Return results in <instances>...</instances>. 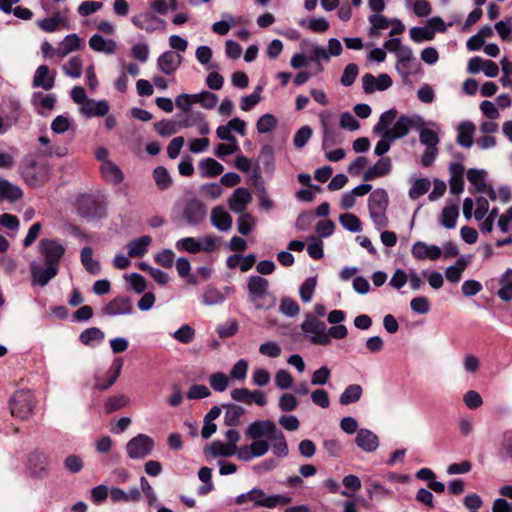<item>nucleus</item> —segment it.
I'll list each match as a JSON object with an SVG mask.
<instances>
[{
	"instance_id": "obj_49",
	"label": "nucleus",
	"mask_w": 512,
	"mask_h": 512,
	"mask_svg": "<svg viewBox=\"0 0 512 512\" xmlns=\"http://www.w3.org/2000/svg\"><path fill=\"white\" fill-rule=\"evenodd\" d=\"M369 22L371 23L369 31L371 36L377 35L379 30L387 29L389 26L388 19L379 13L369 16Z\"/></svg>"
},
{
	"instance_id": "obj_40",
	"label": "nucleus",
	"mask_w": 512,
	"mask_h": 512,
	"mask_svg": "<svg viewBox=\"0 0 512 512\" xmlns=\"http://www.w3.org/2000/svg\"><path fill=\"white\" fill-rule=\"evenodd\" d=\"M267 420H257L251 423L246 429V436L249 439L257 440L266 437Z\"/></svg>"
},
{
	"instance_id": "obj_22",
	"label": "nucleus",
	"mask_w": 512,
	"mask_h": 512,
	"mask_svg": "<svg viewBox=\"0 0 512 512\" xmlns=\"http://www.w3.org/2000/svg\"><path fill=\"white\" fill-rule=\"evenodd\" d=\"M199 170L202 177H217L224 171L221 163L213 158H205L199 163Z\"/></svg>"
},
{
	"instance_id": "obj_62",
	"label": "nucleus",
	"mask_w": 512,
	"mask_h": 512,
	"mask_svg": "<svg viewBox=\"0 0 512 512\" xmlns=\"http://www.w3.org/2000/svg\"><path fill=\"white\" fill-rule=\"evenodd\" d=\"M175 254L170 249H164L160 253H158L155 257V261L158 265L163 268L169 269L172 268L174 263Z\"/></svg>"
},
{
	"instance_id": "obj_6",
	"label": "nucleus",
	"mask_w": 512,
	"mask_h": 512,
	"mask_svg": "<svg viewBox=\"0 0 512 512\" xmlns=\"http://www.w3.org/2000/svg\"><path fill=\"white\" fill-rule=\"evenodd\" d=\"M39 248L46 265L59 268L60 260L65 254V247L56 239L45 238L40 241Z\"/></svg>"
},
{
	"instance_id": "obj_37",
	"label": "nucleus",
	"mask_w": 512,
	"mask_h": 512,
	"mask_svg": "<svg viewBox=\"0 0 512 512\" xmlns=\"http://www.w3.org/2000/svg\"><path fill=\"white\" fill-rule=\"evenodd\" d=\"M397 117V110L392 108L381 114L379 121L373 127L374 133H381V131L390 129L391 124Z\"/></svg>"
},
{
	"instance_id": "obj_4",
	"label": "nucleus",
	"mask_w": 512,
	"mask_h": 512,
	"mask_svg": "<svg viewBox=\"0 0 512 512\" xmlns=\"http://www.w3.org/2000/svg\"><path fill=\"white\" fill-rule=\"evenodd\" d=\"M34 397L30 391H16L9 401L12 416L21 420L30 417L34 409Z\"/></svg>"
},
{
	"instance_id": "obj_12",
	"label": "nucleus",
	"mask_w": 512,
	"mask_h": 512,
	"mask_svg": "<svg viewBox=\"0 0 512 512\" xmlns=\"http://www.w3.org/2000/svg\"><path fill=\"white\" fill-rule=\"evenodd\" d=\"M59 272V268L54 265H47L46 267H31V280L32 284H37L45 287Z\"/></svg>"
},
{
	"instance_id": "obj_36",
	"label": "nucleus",
	"mask_w": 512,
	"mask_h": 512,
	"mask_svg": "<svg viewBox=\"0 0 512 512\" xmlns=\"http://www.w3.org/2000/svg\"><path fill=\"white\" fill-rule=\"evenodd\" d=\"M237 448L232 447L228 443H223L221 441H213L209 447V453L213 457H230L236 454Z\"/></svg>"
},
{
	"instance_id": "obj_3",
	"label": "nucleus",
	"mask_w": 512,
	"mask_h": 512,
	"mask_svg": "<svg viewBox=\"0 0 512 512\" xmlns=\"http://www.w3.org/2000/svg\"><path fill=\"white\" fill-rule=\"evenodd\" d=\"M76 209L78 214L86 220L100 219L106 216L105 203L99 196L82 194L77 198Z\"/></svg>"
},
{
	"instance_id": "obj_32",
	"label": "nucleus",
	"mask_w": 512,
	"mask_h": 512,
	"mask_svg": "<svg viewBox=\"0 0 512 512\" xmlns=\"http://www.w3.org/2000/svg\"><path fill=\"white\" fill-rule=\"evenodd\" d=\"M301 329L304 333L317 334L318 332L326 331L327 327L325 322L318 320L314 315L308 313L305 321L301 324Z\"/></svg>"
},
{
	"instance_id": "obj_52",
	"label": "nucleus",
	"mask_w": 512,
	"mask_h": 512,
	"mask_svg": "<svg viewBox=\"0 0 512 512\" xmlns=\"http://www.w3.org/2000/svg\"><path fill=\"white\" fill-rule=\"evenodd\" d=\"M174 338L183 344H189L195 337V330L188 324L182 325L174 333Z\"/></svg>"
},
{
	"instance_id": "obj_15",
	"label": "nucleus",
	"mask_w": 512,
	"mask_h": 512,
	"mask_svg": "<svg viewBox=\"0 0 512 512\" xmlns=\"http://www.w3.org/2000/svg\"><path fill=\"white\" fill-rule=\"evenodd\" d=\"M232 217L223 206H216L211 212V223L220 231H227L232 226Z\"/></svg>"
},
{
	"instance_id": "obj_26",
	"label": "nucleus",
	"mask_w": 512,
	"mask_h": 512,
	"mask_svg": "<svg viewBox=\"0 0 512 512\" xmlns=\"http://www.w3.org/2000/svg\"><path fill=\"white\" fill-rule=\"evenodd\" d=\"M89 46L97 52L112 54L116 51V43L113 40H106L99 34H94L89 39Z\"/></svg>"
},
{
	"instance_id": "obj_45",
	"label": "nucleus",
	"mask_w": 512,
	"mask_h": 512,
	"mask_svg": "<svg viewBox=\"0 0 512 512\" xmlns=\"http://www.w3.org/2000/svg\"><path fill=\"white\" fill-rule=\"evenodd\" d=\"M279 311L287 317H295L299 314L300 307L295 300L283 297L280 302Z\"/></svg>"
},
{
	"instance_id": "obj_42",
	"label": "nucleus",
	"mask_w": 512,
	"mask_h": 512,
	"mask_svg": "<svg viewBox=\"0 0 512 512\" xmlns=\"http://www.w3.org/2000/svg\"><path fill=\"white\" fill-rule=\"evenodd\" d=\"M339 221L341 225L348 231L359 232L362 229L360 219L352 213L341 214Z\"/></svg>"
},
{
	"instance_id": "obj_44",
	"label": "nucleus",
	"mask_w": 512,
	"mask_h": 512,
	"mask_svg": "<svg viewBox=\"0 0 512 512\" xmlns=\"http://www.w3.org/2000/svg\"><path fill=\"white\" fill-rule=\"evenodd\" d=\"M154 129L163 137L174 135L178 132V123L170 120H161L154 124Z\"/></svg>"
},
{
	"instance_id": "obj_27",
	"label": "nucleus",
	"mask_w": 512,
	"mask_h": 512,
	"mask_svg": "<svg viewBox=\"0 0 512 512\" xmlns=\"http://www.w3.org/2000/svg\"><path fill=\"white\" fill-rule=\"evenodd\" d=\"M363 388L359 384L348 385L339 397L341 405L347 406L360 400Z\"/></svg>"
},
{
	"instance_id": "obj_35",
	"label": "nucleus",
	"mask_w": 512,
	"mask_h": 512,
	"mask_svg": "<svg viewBox=\"0 0 512 512\" xmlns=\"http://www.w3.org/2000/svg\"><path fill=\"white\" fill-rule=\"evenodd\" d=\"M467 267V262L463 257L457 259L456 264L449 266L445 270V276L449 282L457 283L460 281L463 271Z\"/></svg>"
},
{
	"instance_id": "obj_29",
	"label": "nucleus",
	"mask_w": 512,
	"mask_h": 512,
	"mask_svg": "<svg viewBox=\"0 0 512 512\" xmlns=\"http://www.w3.org/2000/svg\"><path fill=\"white\" fill-rule=\"evenodd\" d=\"M104 312L110 316L128 313V297H115L105 306Z\"/></svg>"
},
{
	"instance_id": "obj_51",
	"label": "nucleus",
	"mask_w": 512,
	"mask_h": 512,
	"mask_svg": "<svg viewBox=\"0 0 512 512\" xmlns=\"http://www.w3.org/2000/svg\"><path fill=\"white\" fill-rule=\"evenodd\" d=\"M82 59L79 56L72 57L67 65L63 66L65 74L73 77L79 78L82 74Z\"/></svg>"
},
{
	"instance_id": "obj_43",
	"label": "nucleus",
	"mask_w": 512,
	"mask_h": 512,
	"mask_svg": "<svg viewBox=\"0 0 512 512\" xmlns=\"http://www.w3.org/2000/svg\"><path fill=\"white\" fill-rule=\"evenodd\" d=\"M430 185L431 183L427 178L417 179L409 190V197L412 200L418 199L428 192Z\"/></svg>"
},
{
	"instance_id": "obj_39",
	"label": "nucleus",
	"mask_w": 512,
	"mask_h": 512,
	"mask_svg": "<svg viewBox=\"0 0 512 512\" xmlns=\"http://www.w3.org/2000/svg\"><path fill=\"white\" fill-rule=\"evenodd\" d=\"M65 22L66 18L58 12L52 17H47L41 20L39 22V27L45 32H54Z\"/></svg>"
},
{
	"instance_id": "obj_64",
	"label": "nucleus",
	"mask_w": 512,
	"mask_h": 512,
	"mask_svg": "<svg viewBox=\"0 0 512 512\" xmlns=\"http://www.w3.org/2000/svg\"><path fill=\"white\" fill-rule=\"evenodd\" d=\"M279 408L283 412H291L296 409L298 401L293 394L284 393L279 399Z\"/></svg>"
},
{
	"instance_id": "obj_61",
	"label": "nucleus",
	"mask_w": 512,
	"mask_h": 512,
	"mask_svg": "<svg viewBox=\"0 0 512 512\" xmlns=\"http://www.w3.org/2000/svg\"><path fill=\"white\" fill-rule=\"evenodd\" d=\"M148 288L146 279L138 273H130V289L138 294L145 293Z\"/></svg>"
},
{
	"instance_id": "obj_17",
	"label": "nucleus",
	"mask_w": 512,
	"mask_h": 512,
	"mask_svg": "<svg viewBox=\"0 0 512 512\" xmlns=\"http://www.w3.org/2000/svg\"><path fill=\"white\" fill-rule=\"evenodd\" d=\"M100 171L103 179L112 184H119L124 179V174L120 168L112 161L101 163Z\"/></svg>"
},
{
	"instance_id": "obj_63",
	"label": "nucleus",
	"mask_w": 512,
	"mask_h": 512,
	"mask_svg": "<svg viewBox=\"0 0 512 512\" xmlns=\"http://www.w3.org/2000/svg\"><path fill=\"white\" fill-rule=\"evenodd\" d=\"M237 225L238 231L242 235H248L253 230V217L250 213H240Z\"/></svg>"
},
{
	"instance_id": "obj_7",
	"label": "nucleus",
	"mask_w": 512,
	"mask_h": 512,
	"mask_svg": "<svg viewBox=\"0 0 512 512\" xmlns=\"http://www.w3.org/2000/svg\"><path fill=\"white\" fill-rule=\"evenodd\" d=\"M249 501L254 502L256 506L275 508L277 506H285L289 504L292 499L286 495H271L266 496L262 489L254 488L249 491Z\"/></svg>"
},
{
	"instance_id": "obj_31",
	"label": "nucleus",
	"mask_w": 512,
	"mask_h": 512,
	"mask_svg": "<svg viewBox=\"0 0 512 512\" xmlns=\"http://www.w3.org/2000/svg\"><path fill=\"white\" fill-rule=\"evenodd\" d=\"M467 179L468 181L475 187V190L478 193H483L484 189L486 188V172L484 170L476 169V168H470L467 171Z\"/></svg>"
},
{
	"instance_id": "obj_20",
	"label": "nucleus",
	"mask_w": 512,
	"mask_h": 512,
	"mask_svg": "<svg viewBox=\"0 0 512 512\" xmlns=\"http://www.w3.org/2000/svg\"><path fill=\"white\" fill-rule=\"evenodd\" d=\"M388 205L389 197L385 189L378 188L371 192L368 199V210H387Z\"/></svg>"
},
{
	"instance_id": "obj_60",
	"label": "nucleus",
	"mask_w": 512,
	"mask_h": 512,
	"mask_svg": "<svg viewBox=\"0 0 512 512\" xmlns=\"http://www.w3.org/2000/svg\"><path fill=\"white\" fill-rule=\"evenodd\" d=\"M314 219L315 214L312 211H304L297 217L295 226L300 231H307L311 227Z\"/></svg>"
},
{
	"instance_id": "obj_2",
	"label": "nucleus",
	"mask_w": 512,
	"mask_h": 512,
	"mask_svg": "<svg viewBox=\"0 0 512 512\" xmlns=\"http://www.w3.org/2000/svg\"><path fill=\"white\" fill-rule=\"evenodd\" d=\"M248 300L257 310H269L276 298L269 292V281L261 276H250L247 283Z\"/></svg>"
},
{
	"instance_id": "obj_30",
	"label": "nucleus",
	"mask_w": 512,
	"mask_h": 512,
	"mask_svg": "<svg viewBox=\"0 0 512 512\" xmlns=\"http://www.w3.org/2000/svg\"><path fill=\"white\" fill-rule=\"evenodd\" d=\"M416 120L407 115H401L398 117L396 122L394 123L392 129L398 134L401 138L408 135L410 129L416 126Z\"/></svg>"
},
{
	"instance_id": "obj_58",
	"label": "nucleus",
	"mask_w": 512,
	"mask_h": 512,
	"mask_svg": "<svg viewBox=\"0 0 512 512\" xmlns=\"http://www.w3.org/2000/svg\"><path fill=\"white\" fill-rule=\"evenodd\" d=\"M185 114L186 116L177 122L179 129L197 126L203 115L201 111H191Z\"/></svg>"
},
{
	"instance_id": "obj_41",
	"label": "nucleus",
	"mask_w": 512,
	"mask_h": 512,
	"mask_svg": "<svg viewBox=\"0 0 512 512\" xmlns=\"http://www.w3.org/2000/svg\"><path fill=\"white\" fill-rule=\"evenodd\" d=\"M277 123L274 115L266 113L258 119L256 128L259 133H269L276 128Z\"/></svg>"
},
{
	"instance_id": "obj_23",
	"label": "nucleus",
	"mask_w": 512,
	"mask_h": 512,
	"mask_svg": "<svg viewBox=\"0 0 512 512\" xmlns=\"http://www.w3.org/2000/svg\"><path fill=\"white\" fill-rule=\"evenodd\" d=\"M459 207L456 204L447 205L443 208L439 222L446 229H453L457 224Z\"/></svg>"
},
{
	"instance_id": "obj_55",
	"label": "nucleus",
	"mask_w": 512,
	"mask_h": 512,
	"mask_svg": "<svg viewBox=\"0 0 512 512\" xmlns=\"http://www.w3.org/2000/svg\"><path fill=\"white\" fill-rule=\"evenodd\" d=\"M209 383L215 391L223 392L227 389L229 381L224 373L217 372L210 375Z\"/></svg>"
},
{
	"instance_id": "obj_33",
	"label": "nucleus",
	"mask_w": 512,
	"mask_h": 512,
	"mask_svg": "<svg viewBox=\"0 0 512 512\" xmlns=\"http://www.w3.org/2000/svg\"><path fill=\"white\" fill-rule=\"evenodd\" d=\"M153 179L159 190H167L171 187L173 181L168 170L163 166H157L153 170Z\"/></svg>"
},
{
	"instance_id": "obj_19",
	"label": "nucleus",
	"mask_w": 512,
	"mask_h": 512,
	"mask_svg": "<svg viewBox=\"0 0 512 512\" xmlns=\"http://www.w3.org/2000/svg\"><path fill=\"white\" fill-rule=\"evenodd\" d=\"M226 408L224 424L229 427H236L241 424V417L245 414V409L236 404H223Z\"/></svg>"
},
{
	"instance_id": "obj_54",
	"label": "nucleus",
	"mask_w": 512,
	"mask_h": 512,
	"mask_svg": "<svg viewBox=\"0 0 512 512\" xmlns=\"http://www.w3.org/2000/svg\"><path fill=\"white\" fill-rule=\"evenodd\" d=\"M178 249H183L189 253H199L202 251V245L193 237H186L179 240L176 244Z\"/></svg>"
},
{
	"instance_id": "obj_28",
	"label": "nucleus",
	"mask_w": 512,
	"mask_h": 512,
	"mask_svg": "<svg viewBox=\"0 0 512 512\" xmlns=\"http://www.w3.org/2000/svg\"><path fill=\"white\" fill-rule=\"evenodd\" d=\"M409 35L410 38L416 43L430 41L434 39L435 29L427 23L424 27H412L409 30Z\"/></svg>"
},
{
	"instance_id": "obj_38",
	"label": "nucleus",
	"mask_w": 512,
	"mask_h": 512,
	"mask_svg": "<svg viewBox=\"0 0 512 512\" xmlns=\"http://www.w3.org/2000/svg\"><path fill=\"white\" fill-rule=\"evenodd\" d=\"M225 301V295L217 288L207 287L202 295V303L205 305H218Z\"/></svg>"
},
{
	"instance_id": "obj_46",
	"label": "nucleus",
	"mask_w": 512,
	"mask_h": 512,
	"mask_svg": "<svg viewBox=\"0 0 512 512\" xmlns=\"http://www.w3.org/2000/svg\"><path fill=\"white\" fill-rule=\"evenodd\" d=\"M323 141L322 148L325 150L329 146L338 143V132L335 128L330 127L325 120H322Z\"/></svg>"
},
{
	"instance_id": "obj_53",
	"label": "nucleus",
	"mask_w": 512,
	"mask_h": 512,
	"mask_svg": "<svg viewBox=\"0 0 512 512\" xmlns=\"http://www.w3.org/2000/svg\"><path fill=\"white\" fill-rule=\"evenodd\" d=\"M316 287V279L314 277L307 278L300 286V297L303 302L308 303L312 300V295Z\"/></svg>"
},
{
	"instance_id": "obj_21",
	"label": "nucleus",
	"mask_w": 512,
	"mask_h": 512,
	"mask_svg": "<svg viewBox=\"0 0 512 512\" xmlns=\"http://www.w3.org/2000/svg\"><path fill=\"white\" fill-rule=\"evenodd\" d=\"M474 131L475 125L472 122H462L458 126L457 143L465 148H470L473 144Z\"/></svg>"
},
{
	"instance_id": "obj_47",
	"label": "nucleus",
	"mask_w": 512,
	"mask_h": 512,
	"mask_svg": "<svg viewBox=\"0 0 512 512\" xmlns=\"http://www.w3.org/2000/svg\"><path fill=\"white\" fill-rule=\"evenodd\" d=\"M104 337H105V335H104L103 331H101L97 327H91V328L84 330L80 334V341L84 345H90L93 341H98V342L102 341L104 339Z\"/></svg>"
},
{
	"instance_id": "obj_14",
	"label": "nucleus",
	"mask_w": 512,
	"mask_h": 512,
	"mask_svg": "<svg viewBox=\"0 0 512 512\" xmlns=\"http://www.w3.org/2000/svg\"><path fill=\"white\" fill-rule=\"evenodd\" d=\"M392 169L390 157H381L372 167L368 168L363 175V180L368 182L376 178L388 175Z\"/></svg>"
},
{
	"instance_id": "obj_11",
	"label": "nucleus",
	"mask_w": 512,
	"mask_h": 512,
	"mask_svg": "<svg viewBox=\"0 0 512 512\" xmlns=\"http://www.w3.org/2000/svg\"><path fill=\"white\" fill-rule=\"evenodd\" d=\"M356 445L364 452H374L379 446L378 436L367 428H361L355 437Z\"/></svg>"
},
{
	"instance_id": "obj_16",
	"label": "nucleus",
	"mask_w": 512,
	"mask_h": 512,
	"mask_svg": "<svg viewBox=\"0 0 512 512\" xmlns=\"http://www.w3.org/2000/svg\"><path fill=\"white\" fill-rule=\"evenodd\" d=\"M55 76L50 75V70L47 65H40L33 77V86L41 87L45 90H50L54 87Z\"/></svg>"
},
{
	"instance_id": "obj_13",
	"label": "nucleus",
	"mask_w": 512,
	"mask_h": 512,
	"mask_svg": "<svg viewBox=\"0 0 512 512\" xmlns=\"http://www.w3.org/2000/svg\"><path fill=\"white\" fill-rule=\"evenodd\" d=\"M251 200L252 196L249 190L243 187H239L235 189L229 198L228 205L233 212L244 213Z\"/></svg>"
},
{
	"instance_id": "obj_18",
	"label": "nucleus",
	"mask_w": 512,
	"mask_h": 512,
	"mask_svg": "<svg viewBox=\"0 0 512 512\" xmlns=\"http://www.w3.org/2000/svg\"><path fill=\"white\" fill-rule=\"evenodd\" d=\"M23 197V191L20 187L13 185L6 179H0V202L7 200L16 202Z\"/></svg>"
},
{
	"instance_id": "obj_8",
	"label": "nucleus",
	"mask_w": 512,
	"mask_h": 512,
	"mask_svg": "<svg viewBox=\"0 0 512 512\" xmlns=\"http://www.w3.org/2000/svg\"><path fill=\"white\" fill-rule=\"evenodd\" d=\"M155 446L154 440L146 434H138L130 439V458L142 459L149 456Z\"/></svg>"
},
{
	"instance_id": "obj_56",
	"label": "nucleus",
	"mask_w": 512,
	"mask_h": 512,
	"mask_svg": "<svg viewBox=\"0 0 512 512\" xmlns=\"http://www.w3.org/2000/svg\"><path fill=\"white\" fill-rule=\"evenodd\" d=\"M312 136V129L305 125L301 127L294 135L293 144L296 148L304 147Z\"/></svg>"
},
{
	"instance_id": "obj_5",
	"label": "nucleus",
	"mask_w": 512,
	"mask_h": 512,
	"mask_svg": "<svg viewBox=\"0 0 512 512\" xmlns=\"http://www.w3.org/2000/svg\"><path fill=\"white\" fill-rule=\"evenodd\" d=\"M182 215L187 224L200 225L207 217V206L197 198L188 199L184 203Z\"/></svg>"
},
{
	"instance_id": "obj_48",
	"label": "nucleus",
	"mask_w": 512,
	"mask_h": 512,
	"mask_svg": "<svg viewBox=\"0 0 512 512\" xmlns=\"http://www.w3.org/2000/svg\"><path fill=\"white\" fill-rule=\"evenodd\" d=\"M358 74H359V68H358L357 64L349 63L344 68L343 74L340 79L341 84L345 87L351 86L355 82Z\"/></svg>"
},
{
	"instance_id": "obj_34",
	"label": "nucleus",
	"mask_w": 512,
	"mask_h": 512,
	"mask_svg": "<svg viewBox=\"0 0 512 512\" xmlns=\"http://www.w3.org/2000/svg\"><path fill=\"white\" fill-rule=\"evenodd\" d=\"M93 250L91 247L86 246L81 250V262L85 269L91 274H98L100 271L99 262L93 260Z\"/></svg>"
},
{
	"instance_id": "obj_1",
	"label": "nucleus",
	"mask_w": 512,
	"mask_h": 512,
	"mask_svg": "<svg viewBox=\"0 0 512 512\" xmlns=\"http://www.w3.org/2000/svg\"><path fill=\"white\" fill-rule=\"evenodd\" d=\"M50 165L46 161L37 160L34 155H27L21 162L20 175L31 188L43 186L49 179Z\"/></svg>"
},
{
	"instance_id": "obj_10",
	"label": "nucleus",
	"mask_w": 512,
	"mask_h": 512,
	"mask_svg": "<svg viewBox=\"0 0 512 512\" xmlns=\"http://www.w3.org/2000/svg\"><path fill=\"white\" fill-rule=\"evenodd\" d=\"M183 57L175 51H166L158 58V69L165 75H172L181 65Z\"/></svg>"
},
{
	"instance_id": "obj_24",
	"label": "nucleus",
	"mask_w": 512,
	"mask_h": 512,
	"mask_svg": "<svg viewBox=\"0 0 512 512\" xmlns=\"http://www.w3.org/2000/svg\"><path fill=\"white\" fill-rule=\"evenodd\" d=\"M151 243L152 238L149 235H143L130 241V258H138L145 255Z\"/></svg>"
},
{
	"instance_id": "obj_59",
	"label": "nucleus",
	"mask_w": 512,
	"mask_h": 512,
	"mask_svg": "<svg viewBox=\"0 0 512 512\" xmlns=\"http://www.w3.org/2000/svg\"><path fill=\"white\" fill-rule=\"evenodd\" d=\"M420 142L428 146V148H436V145L439 143V137L433 130L423 128L420 131Z\"/></svg>"
},
{
	"instance_id": "obj_50",
	"label": "nucleus",
	"mask_w": 512,
	"mask_h": 512,
	"mask_svg": "<svg viewBox=\"0 0 512 512\" xmlns=\"http://www.w3.org/2000/svg\"><path fill=\"white\" fill-rule=\"evenodd\" d=\"M261 92L262 87L257 86L252 94L242 97L240 104L241 109L243 111H250L254 106H256L261 100Z\"/></svg>"
},
{
	"instance_id": "obj_9",
	"label": "nucleus",
	"mask_w": 512,
	"mask_h": 512,
	"mask_svg": "<svg viewBox=\"0 0 512 512\" xmlns=\"http://www.w3.org/2000/svg\"><path fill=\"white\" fill-rule=\"evenodd\" d=\"M124 364V360L122 357H116L112 362L111 367L106 373L105 378L97 377L94 387L97 390L103 391L111 387L119 377L122 367Z\"/></svg>"
},
{
	"instance_id": "obj_25",
	"label": "nucleus",
	"mask_w": 512,
	"mask_h": 512,
	"mask_svg": "<svg viewBox=\"0 0 512 512\" xmlns=\"http://www.w3.org/2000/svg\"><path fill=\"white\" fill-rule=\"evenodd\" d=\"M500 289L497 292L498 297L504 301L512 300V269H507L499 279Z\"/></svg>"
},
{
	"instance_id": "obj_57",
	"label": "nucleus",
	"mask_w": 512,
	"mask_h": 512,
	"mask_svg": "<svg viewBox=\"0 0 512 512\" xmlns=\"http://www.w3.org/2000/svg\"><path fill=\"white\" fill-rule=\"evenodd\" d=\"M81 40L76 34L67 35L61 43L62 54L61 56H65L66 54L78 50L80 48Z\"/></svg>"
}]
</instances>
